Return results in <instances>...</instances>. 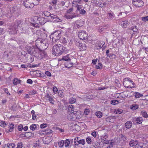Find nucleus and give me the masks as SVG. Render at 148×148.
Instances as JSON below:
<instances>
[{
  "label": "nucleus",
  "mask_w": 148,
  "mask_h": 148,
  "mask_svg": "<svg viewBox=\"0 0 148 148\" xmlns=\"http://www.w3.org/2000/svg\"><path fill=\"white\" fill-rule=\"evenodd\" d=\"M64 47L62 45L56 44L53 46L52 49L53 55L58 56L61 55L64 52Z\"/></svg>",
  "instance_id": "f257e3e1"
},
{
  "label": "nucleus",
  "mask_w": 148,
  "mask_h": 148,
  "mask_svg": "<svg viewBox=\"0 0 148 148\" xmlns=\"http://www.w3.org/2000/svg\"><path fill=\"white\" fill-rule=\"evenodd\" d=\"M44 16L47 17V19L54 22H59L61 21V20L54 14H51L47 11H45L43 12Z\"/></svg>",
  "instance_id": "f03ea898"
},
{
  "label": "nucleus",
  "mask_w": 148,
  "mask_h": 148,
  "mask_svg": "<svg viewBox=\"0 0 148 148\" xmlns=\"http://www.w3.org/2000/svg\"><path fill=\"white\" fill-rule=\"evenodd\" d=\"M40 32V31H38L36 33H34L32 35L33 36H36L37 38L35 41V44L38 48L39 46H40V45L43 40H44L42 38V36Z\"/></svg>",
  "instance_id": "7ed1b4c3"
},
{
  "label": "nucleus",
  "mask_w": 148,
  "mask_h": 148,
  "mask_svg": "<svg viewBox=\"0 0 148 148\" xmlns=\"http://www.w3.org/2000/svg\"><path fill=\"white\" fill-rule=\"evenodd\" d=\"M61 37V34L60 31H57L52 34L50 37V39H52V42L53 43L56 42L59 40Z\"/></svg>",
  "instance_id": "20e7f679"
},
{
  "label": "nucleus",
  "mask_w": 148,
  "mask_h": 148,
  "mask_svg": "<svg viewBox=\"0 0 148 148\" xmlns=\"http://www.w3.org/2000/svg\"><path fill=\"white\" fill-rule=\"evenodd\" d=\"M39 49L38 48L34 47L33 46L28 47L27 48L28 54H30L36 57L38 55Z\"/></svg>",
  "instance_id": "39448f33"
},
{
  "label": "nucleus",
  "mask_w": 148,
  "mask_h": 148,
  "mask_svg": "<svg viewBox=\"0 0 148 148\" xmlns=\"http://www.w3.org/2000/svg\"><path fill=\"white\" fill-rule=\"evenodd\" d=\"M69 111L70 112V116L73 115V117L70 118L72 120H75L77 119V114L78 113V112L74 111V108L72 105H70L68 108Z\"/></svg>",
  "instance_id": "423d86ee"
},
{
  "label": "nucleus",
  "mask_w": 148,
  "mask_h": 148,
  "mask_svg": "<svg viewBox=\"0 0 148 148\" xmlns=\"http://www.w3.org/2000/svg\"><path fill=\"white\" fill-rule=\"evenodd\" d=\"M48 56L47 53L45 50H39L38 55L36 57L38 59H41L43 58H46Z\"/></svg>",
  "instance_id": "0eeeda50"
},
{
  "label": "nucleus",
  "mask_w": 148,
  "mask_h": 148,
  "mask_svg": "<svg viewBox=\"0 0 148 148\" xmlns=\"http://www.w3.org/2000/svg\"><path fill=\"white\" fill-rule=\"evenodd\" d=\"M23 4L26 8H33L35 5L31 0H24Z\"/></svg>",
  "instance_id": "6e6552de"
},
{
  "label": "nucleus",
  "mask_w": 148,
  "mask_h": 148,
  "mask_svg": "<svg viewBox=\"0 0 148 148\" xmlns=\"http://www.w3.org/2000/svg\"><path fill=\"white\" fill-rule=\"evenodd\" d=\"M78 37L82 40H86L87 39L88 34L84 31H80L78 33Z\"/></svg>",
  "instance_id": "1a4fd4ad"
},
{
  "label": "nucleus",
  "mask_w": 148,
  "mask_h": 148,
  "mask_svg": "<svg viewBox=\"0 0 148 148\" xmlns=\"http://www.w3.org/2000/svg\"><path fill=\"white\" fill-rule=\"evenodd\" d=\"M41 18L39 17L38 16H36L34 17L33 20L34 21L33 23L32 24L33 26L35 27H37V25H41L42 24V23L40 21Z\"/></svg>",
  "instance_id": "9d476101"
},
{
  "label": "nucleus",
  "mask_w": 148,
  "mask_h": 148,
  "mask_svg": "<svg viewBox=\"0 0 148 148\" xmlns=\"http://www.w3.org/2000/svg\"><path fill=\"white\" fill-rule=\"evenodd\" d=\"M22 24V21L20 20H18L16 21V23L15 24V27H14V30L13 31H10L9 32L10 34H15L17 33V29L16 28V27H20L21 26Z\"/></svg>",
  "instance_id": "9b49d317"
},
{
  "label": "nucleus",
  "mask_w": 148,
  "mask_h": 148,
  "mask_svg": "<svg viewBox=\"0 0 148 148\" xmlns=\"http://www.w3.org/2000/svg\"><path fill=\"white\" fill-rule=\"evenodd\" d=\"M132 4L136 8H140L143 5L144 3L142 0H132Z\"/></svg>",
  "instance_id": "f8f14e48"
},
{
  "label": "nucleus",
  "mask_w": 148,
  "mask_h": 148,
  "mask_svg": "<svg viewBox=\"0 0 148 148\" xmlns=\"http://www.w3.org/2000/svg\"><path fill=\"white\" fill-rule=\"evenodd\" d=\"M48 44L46 42L45 40H44L40 45V46L38 47V48L41 50H45L47 49L48 47Z\"/></svg>",
  "instance_id": "ddd939ff"
},
{
  "label": "nucleus",
  "mask_w": 148,
  "mask_h": 148,
  "mask_svg": "<svg viewBox=\"0 0 148 148\" xmlns=\"http://www.w3.org/2000/svg\"><path fill=\"white\" fill-rule=\"evenodd\" d=\"M83 22L81 20L76 21L74 23V27L75 28H79L83 25Z\"/></svg>",
  "instance_id": "4468645a"
},
{
  "label": "nucleus",
  "mask_w": 148,
  "mask_h": 148,
  "mask_svg": "<svg viewBox=\"0 0 148 148\" xmlns=\"http://www.w3.org/2000/svg\"><path fill=\"white\" fill-rule=\"evenodd\" d=\"M78 14L76 13H72L69 14H66L65 17L68 19H72L73 18L78 17Z\"/></svg>",
  "instance_id": "2eb2a0df"
},
{
  "label": "nucleus",
  "mask_w": 148,
  "mask_h": 148,
  "mask_svg": "<svg viewBox=\"0 0 148 148\" xmlns=\"http://www.w3.org/2000/svg\"><path fill=\"white\" fill-rule=\"evenodd\" d=\"M132 121L134 123L140 124L143 121V119L141 117H139L137 118L134 117L132 118Z\"/></svg>",
  "instance_id": "dca6fc26"
},
{
  "label": "nucleus",
  "mask_w": 148,
  "mask_h": 148,
  "mask_svg": "<svg viewBox=\"0 0 148 148\" xmlns=\"http://www.w3.org/2000/svg\"><path fill=\"white\" fill-rule=\"evenodd\" d=\"M25 56L27 58V61L29 62L32 63L34 61V58L33 55L26 53Z\"/></svg>",
  "instance_id": "f3484780"
},
{
  "label": "nucleus",
  "mask_w": 148,
  "mask_h": 148,
  "mask_svg": "<svg viewBox=\"0 0 148 148\" xmlns=\"http://www.w3.org/2000/svg\"><path fill=\"white\" fill-rule=\"evenodd\" d=\"M14 124L12 123L9 124L8 125L9 129H5V131L7 132H12L14 129Z\"/></svg>",
  "instance_id": "a211bd4d"
},
{
  "label": "nucleus",
  "mask_w": 148,
  "mask_h": 148,
  "mask_svg": "<svg viewBox=\"0 0 148 148\" xmlns=\"http://www.w3.org/2000/svg\"><path fill=\"white\" fill-rule=\"evenodd\" d=\"M138 141L136 140H132L130 142L129 145L130 147L136 146V147L137 145L138 144Z\"/></svg>",
  "instance_id": "6ab92c4d"
},
{
  "label": "nucleus",
  "mask_w": 148,
  "mask_h": 148,
  "mask_svg": "<svg viewBox=\"0 0 148 148\" xmlns=\"http://www.w3.org/2000/svg\"><path fill=\"white\" fill-rule=\"evenodd\" d=\"M15 146L14 143H8L4 145L3 148H13Z\"/></svg>",
  "instance_id": "aec40b11"
},
{
  "label": "nucleus",
  "mask_w": 148,
  "mask_h": 148,
  "mask_svg": "<svg viewBox=\"0 0 148 148\" xmlns=\"http://www.w3.org/2000/svg\"><path fill=\"white\" fill-rule=\"evenodd\" d=\"M108 28V25L100 26L99 27L98 31L99 32H101L104 31L105 30L107 29V28Z\"/></svg>",
  "instance_id": "412c9836"
},
{
  "label": "nucleus",
  "mask_w": 148,
  "mask_h": 148,
  "mask_svg": "<svg viewBox=\"0 0 148 148\" xmlns=\"http://www.w3.org/2000/svg\"><path fill=\"white\" fill-rule=\"evenodd\" d=\"M85 140L83 139L79 140L77 143H76L75 141L74 142V145H78L79 144H81L82 145H85Z\"/></svg>",
  "instance_id": "4be33fe9"
},
{
  "label": "nucleus",
  "mask_w": 148,
  "mask_h": 148,
  "mask_svg": "<svg viewBox=\"0 0 148 148\" xmlns=\"http://www.w3.org/2000/svg\"><path fill=\"white\" fill-rule=\"evenodd\" d=\"M45 97L47 100H49L51 103H53L54 100L51 95L49 94H47L46 95Z\"/></svg>",
  "instance_id": "5701e85b"
},
{
  "label": "nucleus",
  "mask_w": 148,
  "mask_h": 148,
  "mask_svg": "<svg viewBox=\"0 0 148 148\" xmlns=\"http://www.w3.org/2000/svg\"><path fill=\"white\" fill-rule=\"evenodd\" d=\"M22 29H24L23 31V32L26 34H28L30 32V31H32V28L29 26L27 27L26 28H25V29L23 28Z\"/></svg>",
  "instance_id": "b1692460"
},
{
  "label": "nucleus",
  "mask_w": 148,
  "mask_h": 148,
  "mask_svg": "<svg viewBox=\"0 0 148 148\" xmlns=\"http://www.w3.org/2000/svg\"><path fill=\"white\" fill-rule=\"evenodd\" d=\"M105 144H108L107 146V148H112L113 147V145L114 143L110 141H106L105 143Z\"/></svg>",
  "instance_id": "393cba45"
},
{
  "label": "nucleus",
  "mask_w": 148,
  "mask_h": 148,
  "mask_svg": "<svg viewBox=\"0 0 148 148\" xmlns=\"http://www.w3.org/2000/svg\"><path fill=\"white\" fill-rule=\"evenodd\" d=\"M132 126V122L130 121H127L125 123V127L127 129H129Z\"/></svg>",
  "instance_id": "a878e982"
},
{
  "label": "nucleus",
  "mask_w": 148,
  "mask_h": 148,
  "mask_svg": "<svg viewBox=\"0 0 148 148\" xmlns=\"http://www.w3.org/2000/svg\"><path fill=\"white\" fill-rule=\"evenodd\" d=\"M21 80L17 78H14L13 80V84L14 85H16L20 83Z\"/></svg>",
  "instance_id": "bb28decb"
},
{
  "label": "nucleus",
  "mask_w": 148,
  "mask_h": 148,
  "mask_svg": "<svg viewBox=\"0 0 148 148\" xmlns=\"http://www.w3.org/2000/svg\"><path fill=\"white\" fill-rule=\"evenodd\" d=\"M103 47L102 44L101 43H97L96 44L95 48L97 49H101Z\"/></svg>",
  "instance_id": "cd10ccee"
},
{
  "label": "nucleus",
  "mask_w": 148,
  "mask_h": 148,
  "mask_svg": "<svg viewBox=\"0 0 148 148\" xmlns=\"http://www.w3.org/2000/svg\"><path fill=\"white\" fill-rule=\"evenodd\" d=\"M128 23V21L126 20L122 22L121 23V25L122 27L124 28H126L127 27Z\"/></svg>",
  "instance_id": "c85d7f7f"
},
{
  "label": "nucleus",
  "mask_w": 148,
  "mask_h": 148,
  "mask_svg": "<svg viewBox=\"0 0 148 148\" xmlns=\"http://www.w3.org/2000/svg\"><path fill=\"white\" fill-rule=\"evenodd\" d=\"M17 8L15 7H13L10 9V12L12 14H15L16 12Z\"/></svg>",
  "instance_id": "c756f323"
},
{
  "label": "nucleus",
  "mask_w": 148,
  "mask_h": 148,
  "mask_svg": "<svg viewBox=\"0 0 148 148\" xmlns=\"http://www.w3.org/2000/svg\"><path fill=\"white\" fill-rule=\"evenodd\" d=\"M79 49L80 51L85 50L86 49V46L84 44H82Z\"/></svg>",
  "instance_id": "7c9ffc66"
},
{
  "label": "nucleus",
  "mask_w": 148,
  "mask_h": 148,
  "mask_svg": "<svg viewBox=\"0 0 148 148\" xmlns=\"http://www.w3.org/2000/svg\"><path fill=\"white\" fill-rule=\"evenodd\" d=\"M139 107V106L137 104H133L130 106V108L133 110H135L137 109Z\"/></svg>",
  "instance_id": "2f4dec72"
},
{
  "label": "nucleus",
  "mask_w": 148,
  "mask_h": 148,
  "mask_svg": "<svg viewBox=\"0 0 148 148\" xmlns=\"http://www.w3.org/2000/svg\"><path fill=\"white\" fill-rule=\"evenodd\" d=\"M64 145L65 147H68L70 143V141L69 139H66L64 141Z\"/></svg>",
  "instance_id": "473e14b6"
},
{
  "label": "nucleus",
  "mask_w": 148,
  "mask_h": 148,
  "mask_svg": "<svg viewBox=\"0 0 148 148\" xmlns=\"http://www.w3.org/2000/svg\"><path fill=\"white\" fill-rule=\"evenodd\" d=\"M75 8L77 9L76 10L75 12L76 13H77L79 11H80V10H81L82 8V6L81 5H77L75 6Z\"/></svg>",
  "instance_id": "72a5a7b5"
},
{
  "label": "nucleus",
  "mask_w": 148,
  "mask_h": 148,
  "mask_svg": "<svg viewBox=\"0 0 148 148\" xmlns=\"http://www.w3.org/2000/svg\"><path fill=\"white\" fill-rule=\"evenodd\" d=\"M116 58V56L114 54L111 53L109 55H107V58H110L111 59H113L115 58Z\"/></svg>",
  "instance_id": "f704fd0d"
},
{
  "label": "nucleus",
  "mask_w": 148,
  "mask_h": 148,
  "mask_svg": "<svg viewBox=\"0 0 148 148\" xmlns=\"http://www.w3.org/2000/svg\"><path fill=\"white\" fill-rule=\"evenodd\" d=\"M58 96L60 97L63 98L64 97V95L63 93V92L62 91L59 90L58 91Z\"/></svg>",
  "instance_id": "c9c22d12"
},
{
  "label": "nucleus",
  "mask_w": 148,
  "mask_h": 148,
  "mask_svg": "<svg viewBox=\"0 0 148 148\" xmlns=\"http://www.w3.org/2000/svg\"><path fill=\"white\" fill-rule=\"evenodd\" d=\"M62 60L65 61H68L70 60V58L69 57V55L68 54L66 56H64L62 57Z\"/></svg>",
  "instance_id": "e433bc0d"
},
{
  "label": "nucleus",
  "mask_w": 148,
  "mask_h": 148,
  "mask_svg": "<svg viewBox=\"0 0 148 148\" xmlns=\"http://www.w3.org/2000/svg\"><path fill=\"white\" fill-rule=\"evenodd\" d=\"M142 116L144 118H147L148 117V114L147 112L144 111H142L141 112Z\"/></svg>",
  "instance_id": "4c0bfd02"
},
{
  "label": "nucleus",
  "mask_w": 148,
  "mask_h": 148,
  "mask_svg": "<svg viewBox=\"0 0 148 148\" xmlns=\"http://www.w3.org/2000/svg\"><path fill=\"white\" fill-rule=\"evenodd\" d=\"M134 94L135 97L136 98H139L143 96V95L142 94L137 92H135Z\"/></svg>",
  "instance_id": "58836bf2"
},
{
  "label": "nucleus",
  "mask_w": 148,
  "mask_h": 148,
  "mask_svg": "<svg viewBox=\"0 0 148 148\" xmlns=\"http://www.w3.org/2000/svg\"><path fill=\"white\" fill-rule=\"evenodd\" d=\"M92 146L95 148H97L99 147V144L98 142H92Z\"/></svg>",
  "instance_id": "ea45409f"
},
{
  "label": "nucleus",
  "mask_w": 148,
  "mask_h": 148,
  "mask_svg": "<svg viewBox=\"0 0 148 148\" xmlns=\"http://www.w3.org/2000/svg\"><path fill=\"white\" fill-rule=\"evenodd\" d=\"M96 115L97 117L101 118L102 116V113L100 111L97 112H96Z\"/></svg>",
  "instance_id": "a19ab883"
},
{
  "label": "nucleus",
  "mask_w": 148,
  "mask_h": 148,
  "mask_svg": "<svg viewBox=\"0 0 148 148\" xmlns=\"http://www.w3.org/2000/svg\"><path fill=\"white\" fill-rule=\"evenodd\" d=\"M102 65L100 63H99L98 64L95 66V68L97 69H101L102 68Z\"/></svg>",
  "instance_id": "79ce46f5"
},
{
  "label": "nucleus",
  "mask_w": 148,
  "mask_h": 148,
  "mask_svg": "<svg viewBox=\"0 0 148 148\" xmlns=\"http://www.w3.org/2000/svg\"><path fill=\"white\" fill-rule=\"evenodd\" d=\"M131 29L134 33H136L138 31V29L136 26H134L131 27Z\"/></svg>",
  "instance_id": "37998d69"
},
{
  "label": "nucleus",
  "mask_w": 148,
  "mask_h": 148,
  "mask_svg": "<svg viewBox=\"0 0 148 148\" xmlns=\"http://www.w3.org/2000/svg\"><path fill=\"white\" fill-rule=\"evenodd\" d=\"M36 128V125L35 124H32L30 127V130L33 131Z\"/></svg>",
  "instance_id": "c03bdc74"
},
{
  "label": "nucleus",
  "mask_w": 148,
  "mask_h": 148,
  "mask_svg": "<svg viewBox=\"0 0 148 148\" xmlns=\"http://www.w3.org/2000/svg\"><path fill=\"white\" fill-rule=\"evenodd\" d=\"M143 146V144L142 143H138V144L136 146V147H137L138 148H142Z\"/></svg>",
  "instance_id": "a18cd8bd"
},
{
  "label": "nucleus",
  "mask_w": 148,
  "mask_h": 148,
  "mask_svg": "<svg viewBox=\"0 0 148 148\" xmlns=\"http://www.w3.org/2000/svg\"><path fill=\"white\" fill-rule=\"evenodd\" d=\"M86 141L87 143L88 144H90L92 143V140L90 137H88L86 138Z\"/></svg>",
  "instance_id": "49530a36"
},
{
  "label": "nucleus",
  "mask_w": 148,
  "mask_h": 148,
  "mask_svg": "<svg viewBox=\"0 0 148 148\" xmlns=\"http://www.w3.org/2000/svg\"><path fill=\"white\" fill-rule=\"evenodd\" d=\"M64 140H61L58 142V145L60 147H63L64 145Z\"/></svg>",
  "instance_id": "de8ad7c7"
},
{
  "label": "nucleus",
  "mask_w": 148,
  "mask_h": 148,
  "mask_svg": "<svg viewBox=\"0 0 148 148\" xmlns=\"http://www.w3.org/2000/svg\"><path fill=\"white\" fill-rule=\"evenodd\" d=\"M68 40L67 38H63L62 41V43L63 44H66L68 43Z\"/></svg>",
  "instance_id": "09e8293b"
},
{
  "label": "nucleus",
  "mask_w": 148,
  "mask_h": 148,
  "mask_svg": "<svg viewBox=\"0 0 148 148\" xmlns=\"http://www.w3.org/2000/svg\"><path fill=\"white\" fill-rule=\"evenodd\" d=\"M7 125L5 122L3 121H2L0 123V125L2 127H5Z\"/></svg>",
  "instance_id": "8fccbe9b"
},
{
  "label": "nucleus",
  "mask_w": 148,
  "mask_h": 148,
  "mask_svg": "<svg viewBox=\"0 0 148 148\" xmlns=\"http://www.w3.org/2000/svg\"><path fill=\"white\" fill-rule=\"evenodd\" d=\"M76 101V99L72 97L69 99V102L71 104L75 103Z\"/></svg>",
  "instance_id": "3c124183"
},
{
  "label": "nucleus",
  "mask_w": 148,
  "mask_h": 148,
  "mask_svg": "<svg viewBox=\"0 0 148 148\" xmlns=\"http://www.w3.org/2000/svg\"><path fill=\"white\" fill-rule=\"evenodd\" d=\"M108 15L110 18L112 20L115 17V15L113 13H108Z\"/></svg>",
  "instance_id": "603ef678"
},
{
  "label": "nucleus",
  "mask_w": 148,
  "mask_h": 148,
  "mask_svg": "<svg viewBox=\"0 0 148 148\" xmlns=\"http://www.w3.org/2000/svg\"><path fill=\"white\" fill-rule=\"evenodd\" d=\"M31 134L30 132H26L24 134H21V136L22 137H27L28 136V134Z\"/></svg>",
  "instance_id": "864d4df0"
},
{
  "label": "nucleus",
  "mask_w": 148,
  "mask_h": 148,
  "mask_svg": "<svg viewBox=\"0 0 148 148\" xmlns=\"http://www.w3.org/2000/svg\"><path fill=\"white\" fill-rule=\"evenodd\" d=\"M16 148H22L23 147V144L21 142H19L17 144Z\"/></svg>",
  "instance_id": "5fc2aeb1"
},
{
  "label": "nucleus",
  "mask_w": 148,
  "mask_h": 148,
  "mask_svg": "<svg viewBox=\"0 0 148 148\" xmlns=\"http://www.w3.org/2000/svg\"><path fill=\"white\" fill-rule=\"evenodd\" d=\"M79 12V13L82 15H84L86 13V11L84 9H82L81 10H80V11Z\"/></svg>",
  "instance_id": "6e6d98bb"
},
{
  "label": "nucleus",
  "mask_w": 148,
  "mask_h": 148,
  "mask_svg": "<svg viewBox=\"0 0 148 148\" xmlns=\"http://www.w3.org/2000/svg\"><path fill=\"white\" fill-rule=\"evenodd\" d=\"M111 102V103L113 105H115L119 103L118 101L117 100H112Z\"/></svg>",
  "instance_id": "4d7b16f0"
},
{
  "label": "nucleus",
  "mask_w": 148,
  "mask_h": 148,
  "mask_svg": "<svg viewBox=\"0 0 148 148\" xmlns=\"http://www.w3.org/2000/svg\"><path fill=\"white\" fill-rule=\"evenodd\" d=\"M56 130L58 131V132H64V129L60 128L58 127H57Z\"/></svg>",
  "instance_id": "13d9d810"
},
{
  "label": "nucleus",
  "mask_w": 148,
  "mask_h": 148,
  "mask_svg": "<svg viewBox=\"0 0 148 148\" xmlns=\"http://www.w3.org/2000/svg\"><path fill=\"white\" fill-rule=\"evenodd\" d=\"M3 91H4L5 93H6L7 95H10V93L8 92V90L7 88H5L3 89Z\"/></svg>",
  "instance_id": "bf43d9fd"
},
{
  "label": "nucleus",
  "mask_w": 148,
  "mask_h": 148,
  "mask_svg": "<svg viewBox=\"0 0 148 148\" xmlns=\"http://www.w3.org/2000/svg\"><path fill=\"white\" fill-rule=\"evenodd\" d=\"M127 81H125V83H128L130 82L132 84H133L134 83L130 79V78H127Z\"/></svg>",
  "instance_id": "052dcab7"
},
{
  "label": "nucleus",
  "mask_w": 148,
  "mask_h": 148,
  "mask_svg": "<svg viewBox=\"0 0 148 148\" xmlns=\"http://www.w3.org/2000/svg\"><path fill=\"white\" fill-rule=\"evenodd\" d=\"M142 20L146 22L148 21V16L143 17L141 18Z\"/></svg>",
  "instance_id": "680f3d73"
},
{
  "label": "nucleus",
  "mask_w": 148,
  "mask_h": 148,
  "mask_svg": "<svg viewBox=\"0 0 148 148\" xmlns=\"http://www.w3.org/2000/svg\"><path fill=\"white\" fill-rule=\"evenodd\" d=\"M47 124L46 123L42 124L40 125V127L41 128H45L47 126Z\"/></svg>",
  "instance_id": "e2e57ef3"
},
{
  "label": "nucleus",
  "mask_w": 148,
  "mask_h": 148,
  "mask_svg": "<svg viewBox=\"0 0 148 148\" xmlns=\"http://www.w3.org/2000/svg\"><path fill=\"white\" fill-rule=\"evenodd\" d=\"M18 130L19 131H22L23 129V126L21 125H19L18 127Z\"/></svg>",
  "instance_id": "0e129e2a"
},
{
  "label": "nucleus",
  "mask_w": 148,
  "mask_h": 148,
  "mask_svg": "<svg viewBox=\"0 0 148 148\" xmlns=\"http://www.w3.org/2000/svg\"><path fill=\"white\" fill-rule=\"evenodd\" d=\"M53 91L54 93L57 92H58V88L56 86H54L53 87Z\"/></svg>",
  "instance_id": "69168bd1"
},
{
  "label": "nucleus",
  "mask_w": 148,
  "mask_h": 148,
  "mask_svg": "<svg viewBox=\"0 0 148 148\" xmlns=\"http://www.w3.org/2000/svg\"><path fill=\"white\" fill-rule=\"evenodd\" d=\"M72 8L70 9L69 10L67 11V12L66 14H69L71 13V12L72 11Z\"/></svg>",
  "instance_id": "338daca9"
},
{
  "label": "nucleus",
  "mask_w": 148,
  "mask_h": 148,
  "mask_svg": "<svg viewBox=\"0 0 148 148\" xmlns=\"http://www.w3.org/2000/svg\"><path fill=\"white\" fill-rule=\"evenodd\" d=\"M107 138V136L106 135L101 137V139L102 140L105 141Z\"/></svg>",
  "instance_id": "774afa93"
}]
</instances>
